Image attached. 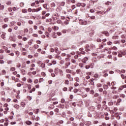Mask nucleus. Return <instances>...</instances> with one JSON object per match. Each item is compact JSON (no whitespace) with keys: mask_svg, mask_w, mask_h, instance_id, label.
<instances>
[{"mask_svg":"<svg viewBox=\"0 0 126 126\" xmlns=\"http://www.w3.org/2000/svg\"><path fill=\"white\" fill-rule=\"evenodd\" d=\"M27 87H28V89H29V90H31V85L30 84H26Z\"/></svg>","mask_w":126,"mask_h":126,"instance_id":"33","label":"nucleus"},{"mask_svg":"<svg viewBox=\"0 0 126 126\" xmlns=\"http://www.w3.org/2000/svg\"><path fill=\"white\" fill-rule=\"evenodd\" d=\"M29 31L28 30V29H27V28H25V29H24V33H28Z\"/></svg>","mask_w":126,"mask_h":126,"instance_id":"40","label":"nucleus"},{"mask_svg":"<svg viewBox=\"0 0 126 126\" xmlns=\"http://www.w3.org/2000/svg\"><path fill=\"white\" fill-rule=\"evenodd\" d=\"M104 48V43L102 42L101 44L99 45L98 49H103Z\"/></svg>","mask_w":126,"mask_h":126,"instance_id":"14","label":"nucleus"},{"mask_svg":"<svg viewBox=\"0 0 126 126\" xmlns=\"http://www.w3.org/2000/svg\"><path fill=\"white\" fill-rule=\"evenodd\" d=\"M119 95H115L113 96V99H118Z\"/></svg>","mask_w":126,"mask_h":126,"instance_id":"51","label":"nucleus"},{"mask_svg":"<svg viewBox=\"0 0 126 126\" xmlns=\"http://www.w3.org/2000/svg\"><path fill=\"white\" fill-rule=\"evenodd\" d=\"M96 86H97V87H102V84L98 83V84H96Z\"/></svg>","mask_w":126,"mask_h":126,"instance_id":"63","label":"nucleus"},{"mask_svg":"<svg viewBox=\"0 0 126 126\" xmlns=\"http://www.w3.org/2000/svg\"><path fill=\"white\" fill-rule=\"evenodd\" d=\"M113 42L112 41H108L107 42V45H108V46H111Z\"/></svg>","mask_w":126,"mask_h":126,"instance_id":"30","label":"nucleus"},{"mask_svg":"<svg viewBox=\"0 0 126 126\" xmlns=\"http://www.w3.org/2000/svg\"><path fill=\"white\" fill-rule=\"evenodd\" d=\"M71 74H72V75H73V76H74V75H75V74H76V72L73 71V70H72V71H71Z\"/></svg>","mask_w":126,"mask_h":126,"instance_id":"53","label":"nucleus"},{"mask_svg":"<svg viewBox=\"0 0 126 126\" xmlns=\"http://www.w3.org/2000/svg\"><path fill=\"white\" fill-rule=\"evenodd\" d=\"M6 74V71L4 69L1 70V73H0V75H4Z\"/></svg>","mask_w":126,"mask_h":126,"instance_id":"7","label":"nucleus"},{"mask_svg":"<svg viewBox=\"0 0 126 126\" xmlns=\"http://www.w3.org/2000/svg\"><path fill=\"white\" fill-rule=\"evenodd\" d=\"M103 88L104 89H108V88H109V87H108V85H103Z\"/></svg>","mask_w":126,"mask_h":126,"instance_id":"50","label":"nucleus"},{"mask_svg":"<svg viewBox=\"0 0 126 126\" xmlns=\"http://www.w3.org/2000/svg\"><path fill=\"white\" fill-rule=\"evenodd\" d=\"M71 71L72 70L69 69H66L65 70V72H66V73H71Z\"/></svg>","mask_w":126,"mask_h":126,"instance_id":"24","label":"nucleus"},{"mask_svg":"<svg viewBox=\"0 0 126 126\" xmlns=\"http://www.w3.org/2000/svg\"><path fill=\"white\" fill-rule=\"evenodd\" d=\"M33 43V40L32 39H31V40H30L28 42V44L30 45V46H31L32 45Z\"/></svg>","mask_w":126,"mask_h":126,"instance_id":"18","label":"nucleus"},{"mask_svg":"<svg viewBox=\"0 0 126 126\" xmlns=\"http://www.w3.org/2000/svg\"><path fill=\"white\" fill-rule=\"evenodd\" d=\"M103 106H104V107H105V109H107V105H106V101H103L102 102Z\"/></svg>","mask_w":126,"mask_h":126,"instance_id":"36","label":"nucleus"},{"mask_svg":"<svg viewBox=\"0 0 126 126\" xmlns=\"http://www.w3.org/2000/svg\"><path fill=\"white\" fill-rule=\"evenodd\" d=\"M59 71L60 75L62 76H63V72L62 70V69H59Z\"/></svg>","mask_w":126,"mask_h":126,"instance_id":"21","label":"nucleus"},{"mask_svg":"<svg viewBox=\"0 0 126 126\" xmlns=\"http://www.w3.org/2000/svg\"><path fill=\"white\" fill-rule=\"evenodd\" d=\"M79 24L81 25H87V21H84L83 20H80L79 21Z\"/></svg>","mask_w":126,"mask_h":126,"instance_id":"1","label":"nucleus"},{"mask_svg":"<svg viewBox=\"0 0 126 126\" xmlns=\"http://www.w3.org/2000/svg\"><path fill=\"white\" fill-rule=\"evenodd\" d=\"M55 59H57L58 60H62V57L57 55L56 56Z\"/></svg>","mask_w":126,"mask_h":126,"instance_id":"35","label":"nucleus"},{"mask_svg":"<svg viewBox=\"0 0 126 126\" xmlns=\"http://www.w3.org/2000/svg\"><path fill=\"white\" fill-rule=\"evenodd\" d=\"M8 32H9V33H11V32H12V29L11 28H9L7 30Z\"/></svg>","mask_w":126,"mask_h":126,"instance_id":"55","label":"nucleus"},{"mask_svg":"<svg viewBox=\"0 0 126 126\" xmlns=\"http://www.w3.org/2000/svg\"><path fill=\"white\" fill-rule=\"evenodd\" d=\"M119 38V36L118 35H115L112 37V39L113 40H116V39H118Z\"/></svg>","mask_w":126,"mask_h":126,"instance_id":"31","label":"nucleus"},{"mask_svg":"<svg viewBox=\"0 0 126 126\" xmlns=\"http://www.w3.org/2000/svg\"><path fill=\"white\" fill-rule=\"evenodd\" d=\"M94 77L95 78H98L99 77V74H95L94 76Z\"/></svg>","mask_w":126,"mask_h":126,"instance_id":"47","label":"nucleus"},{"mask_svg":"<svg viewBox=\"0 0 126 126\" xmlns=\"http://www.w3.org/2000/svg\"><path fill=\"white\" fill-rule=\"evenodd\" d=\"M97 1H98V0H95L94 1L90 0V3L91 5H93V4H94V2H97Z\"/></svg>","mask_w":126,"mask_h":126,"instance_id":"11","label":"nucleus"},{"mask_svg":"<svg viewBox=\"0 0 126 126\" xmlns=\"http://www.w3.org/2000/svg\"><path fill=\"white\" fill-rule=\"evenodd\" d=\"M66 77L69 79V81H73V78L71 77V75H70V74H67L66 75Z\"/></svg>","mask_w":126,"mask_h":126,"instance_id":"2","label":"nucleus"},{"mask_svg":"<svg viewBox=\"0 0 126 126\" xmlns=\"http://www.w3.org/2000/svg\"><path fill=\"white\" fill-rule=\"evenodd\" d=\"M54 108H55V106L54 105V104H51L49 106V109H50V110L54 109Z\"/></svg>","mask_w":126,"mask_h":126,"instance_id":"23","label":"nucleus"},{"mask_svg":"<svg viewBox=\"0 0 126 126\" xmlns=\"http://www.w3.org/2000/svg\"><path fill=\"white\" fill-rule=\"evenodd\" d=\"M7 24H5V25H3L2 26V28L3 29H5V28H6V27H7Z\"/></svg>","mask_w":126,"mask_h":126,"instance_id":"58","label":"nucleus"},{"mask_svg":"<svg viewBox=\"0 0 126 126\" xmlns=\"http://www.w3.org/2000/svg\"><path fill=\"white\" fill-rule=\"evenodd\" d=\"M87 61H88V58L87 57H85L83 59V63H86V62H87Z\"/></svg>","mask_w":126,"mask_h":126,"instance_id":"9","label":"nucleus"},{"mask_svg":"<svg viewBox=\"0 0 126 126\" xmlns=\"http://www.w3.org/2000/svg\"><path fill=\"white\" fill-rule=\"evenodd\" d=\"M20 6L21 7H23V6H24V3H23V2H21V3H20Z\"/></svg>","mask_w":126,"mask_h":126,"instance_id":"57","label":"nucleus"},{"mask_svg":"<svg viewBox=\"0 0 126 126\" xmlns=\"http://www.w3.org/2000/svg\"><path fill=\"white\" fill-rule=\"evenodd\" d=\"M53 16H56L57 18H56V19L59 18V14L56 13H54L53 14Z\"/></svg>","mask_w":126,"mask_h":126,"instance_id":"38","label":"nucleus"},{"mask_svg":"<svg viewBox=\"0 0 126 126\" xmlns=\"http://www.w3.org/2000/svg\"><path fill=\"white\" fill-rule=\"evenodd\" d=\"M21 73H22V74H23V75H25V73H26L25 70H24V69L21 70Z\"/></svg>","mask_w":126,"mask_h":126,"instance_id":"20","label":"nucleus"},{"mask_svg":"<svg viewBox=\"0 0 126 126\" xmlns=\"http://www.w3.org/2000/svg\"><path fill=\"white\" fill-rule=\"evenodd\" d=\"M8 11H9V12H11V11H12V8L11 7L8 8Z\"/></svg>","mask_w":126,"mask_h":126,"instance_id":"62","label":"nucleus"},{"mask_svg":"<svg viewBox=\"0 0 126 126\" xmlns=\"http://www.w3.org/2000/svg\"><path fill=\"white\" fill-rule=\"evenodd\" d=\"M43 81H44V79L41 78L39 79L38 82H39V83H41V82H43Z\"/></svg>","mask_w":126,"mask_h":126,"instance_id":"49","label":"nucleus"},{"mask_svg":"<svg viewBox=\"0 0 126 126\" xmlns=\"http://www.w3.org/2000/svg\"><path fill=\"white\" fill-rule=\"evenodd\" d=\"M15 67H12L10 68V71H15Z\"/></svg>","mask_w":126,"mask_h":126,"instance_id":"42","label":"nucleus"},{"mask_svg":"<svg viewBox=\"0 0 126 126\" xmlns=\"http://www.w3.org/2000/svg\"><path fill=\"white\" fill-rule=\"evenodd\" d=\"M92 74V72H88L86 73V76L85 77L86 79H90V75Z\"/></svg>","mask_w":126,"mask_h":126,"instance_id":"3","label":"nucleus"},{"mask_svg":"<svg viewBox=\"0 0 126 126\" xmlns=\"http://www.w3.org/2000/svg\"><path fill=\"white\" fill-rule=\"evenodd\" d=\"M26 124L28 126H31V125H32V122L31 121H27L26 122Z\"/></svg>","mask_w":126,"mask_h":126,"instance_id":"10","label":"nucleus"},{"mask_svg":"<svg viewBox=\"0 0 126 126\" xmlns=\"http://www.w3.org/2000/svg\"><path fill=\"white\" fill-rule=\"evenodd\" d=\"M26 64L29 65L30 64V63H31V61L28 60L26 61Z\"/></svg>","mask_w":126,"mask_h":126,"instance_id":"52","label":"nucleus"},{"mask_svg":"<svg viewBox=\"0 0 126 126\" xmlns=\"http://www.w3.org/2000/svg\"><path fill=\"white\" fill-rule=\"evenodd\" d=\"M64 84L66 85H68V84H69V81H68V80H65L64 81Z\"/></svg>","mask_w":126,"mask_h":126,"instance_id":"27","label":"nucleus"},{"mask_svg":"<svg viewBox=\"0 0 126 126\" xmlns=\"http://www.w3.org/2000/svg\"><path fill=\"white\" fill-rule=\"evenodd\" d=\"M90 66V68H93V66L94 65V63H91V64H90V65H89Z\"/></svg>","mask_w":126,"mask_h":126,"instance_id":"45","label":"nucleus"},{"mask_svg":"<svg viewBox=\"0 0 126 126\" xmlns=\"http://www.w3.org/2000/svg\"><path fill=\"white\" fill-rule=\"evenodd\" d=\"M38 82H39V80L37 79H35L33 81L34 84H36V83H38Z\"/></svg>","mask_w":126,"mask_h":126,"instance_id":"44","label":"nucleus"},{"mask_svg":"<svg viewBox=\"0 0 126 126\" xmlns=\"http://www.w3.org/2000/svg\"><path fill=\"white\" fill-rule=\"evenodd\" d=\"M6 4L7 5H11V1H7L6 2Z\"/></svg>","mask_w":126,"mask_h":126,"instance_id":"25","label":"nucleus"},{"mask_svg":"<svg viewBox=\"0 0 126 126\" xmlns=\"http://www.w3.org/2000/svg\"><path fill=\"white\" fill-rule=\"evenodd\" d=\"M75 81H76V82H79V81H80V80L79 79V78L76 77L74 78Z\"/></svg>","mask_w":126,"mask_h":126,"instance_id":"32","label":"nucleus"},{"mask_svg":"<svg viewBox=\"0 0 126 126\" xmlns=\"http://www.w3.org/2000/svg\"><path fill=\"white\" fill-rule=\"evenodd\" d=\"M40 10H42V7H41L35 9V12H38V11H40Z\"/></svg>","mask_w":126,"mask_h":126,"instance_id":"22","label":"nucleus"},{"mask_svg":"<svg viewBox=\"0 0 126 126\" xmlns=\"http://www.w3.org/2000/svg\"><path fill=\"white\" fill-rule=\"evenodd\" d=\"M65 68H67L69 65H70V62H68L65 63Z\"/></svg>","mask_w":126,"mask_h":126,"instance_id":"8","label":"nucleus"},{"mask_svg":"<svg viewBox=\"0 0 126 126\" xmlns=\"http://www.w3.org/2000/svg\"><path fill=\"white\" fill-rule=\"evenodd\" d=\"M28 23H29V24L32 25V24H33V21H32V20H29L28 21Z\"/></svg>","mask_w":126,"mask_h":126,"instance_id":"64","label":"nucleus"},{"mask_svg":"<svg viewBox=\"0 0 126 126\" xmlns=\"http://www.w3.org/2000/svg\"><path fill=\"white\" fill-rule=\"evenodd\" d=\"M33 48L34 49H38V48H39V46L38 45V44H34L33 45Z\"/></svg>","mask_w":126,"mask_h":126,"instance_id":"41","label":"nucleus"},{"mask_svg":"<svg viewBox=\"0 0 126 126\" xmlns=\"http://www.w3.org/2000/svg\"><path fill=\"white\" fill-rule=\"evenodd\" d=\"M121 76L122 79H126V76H125V75L121 74Z\"/></svg>","mask_w":126,"mask_h":126,"instance_id":"39","label":"nucleus"},{"mask_svg":"<svg viewBox=\"0 0 126 126\" xmlns=\"http://www.w3.org/2000/svg\"><path fill=\"white\" fill-rule=\"evenodd\" d=\"M55 50H56L55 52L56 53H57V54H60V51H59V48H56Z\"/></svg>","mask_w":126,"mask_h":126,"instance_id":"46","label":"nucleus"},{"mask_svg":"<svg viewBox=\"0 0 126 126\" xmlns=\"http://www.w3.org/2000/svg\"><path fill=\"white\" fill-rule=\"evenodd\" d=\"M76 72L77 74H80V73H81V70L80 69H77L76 70Z\"/></svg>","mask_w":126,"mask_h":126,"instance_id":"16","label":"nucleus"},{"mask_svg":"<svg viewBox=\"0 0 126 126\" xmlns=\"http://www.w3.org/2000/svg\"><path fill=\"white\" fill-rule=\"evenodd\" d=\"M65 102V100L64 98H62L61 100V103H64Z\"/></svg>","mask_w":126,"mask_h":126,"instance_id":"61","label":"nucleus"},{"mask_svg":"<svg viewBox=\"0 0 126 126\" xmlns=\"http://www.w3.org/2000/svg\"><path fill=\"white\" fill-rule=\"evenodd\" d=\"M28 59H33V56L31 55H29L28 56Z\"/></svg>","mask_w":126,"mask_h":126,"instance_id":"56","label":"nucleus"},{"mask_svg":"<svg viewBox=\"0 0 126 126\" xmlns=\"http://www.w3.org/2000/svg\"><path fill=\"white\" fill-rule=\"evenodd\" d=\"M3 108L5 111H8L9 110V108H8V104L7 103H5L3 105Z\"/></svg>","mask_w":126,"mask_h":126,"instance_id":"4","label":"nucleus"},{"mask_svg":"<svg viewBox=\"0 0 126 126\" xmlns=\"http://www.w3.org/2000/svg\"><path fill=\"white\" fill-rule=\"evenodd\" d=\"M27 81L29 83H32V82H33V81L32 80V79L29 78L27 80Z\"/></svg>","mask_w":126,"mask_h":126,"instance_id":"37","label":"nucleus"},{"mask_svg":"<svg viewBox=\"0 0 126 126\" xmlns=\"http://www.w3.org/2000/svg\"><path fill=\"white\" fill-rule=\"evenodd\" d=\"M102 34H104L106 37H109L110 36V33L107 31H104L102 32Z\"/></svg>","mask_w":126,"mask_h":126,"instance_id":"6","label":"nucleus"},{"mask_svg":"<svg viewBox=\"0 0 126 126\" xmlns=\"http://www.w3.org/2000/svg\"><path fill=\"white\" fill-rule=\"evenodd\" d=\"M51 7H55L56 6V4L54 2L51 3Z\"/></svg>","mask_w":126,"mask_h":126,"instance_id":"48","label":"nucleus"},{"mask_svg":"<svg viewBox=\"0 0 126 126\" xmlns=\"http://www.w3.org/2000/svg\"><path fill=\"white\" fill-rule=\"evenodd\" d=\"M54 30H59V27H58V26H54Z\"/></svg>","mask_w":126,"mask_h":126,"instance_id":"60","label":"nucleus"},{"mask_svg":"<svg viewBox=\"0 0 126 126\" xmlns=\"http://www.w3.org/2000/svg\"><path fill=\"white\" fill-rule=\"evenodd\" d=\"M19 51H16V52H15V54H16V55L17 56V57H19Z\"/></svg>","mask_w":126,"mask_h":126,"instance_id":"54","label":"nucleus"},{"mask_svg":"<svg viewBox=\"0 0 126 126\" xmlns=\"http://www.w3.org/2000/svg\"><path fill=\"white\" fill-rule=\"evenodd\" d=\"M45 34L47 36V38H49V36H50V33L49 32H46Z\"/></svg>","mask_w":126,"mask_h":126,"instance_id":"43","label":"nucleus"},{"mask_svg":"<svg viewBox=\"0 0 126 126\" xmlns=\"http://www.w3.org/2000/svg\"><path fill=\"white\" fill-rule=\"evenodd\" d=\"M59 108H61L62 109H63L64 108V104H60L58 106Z\"/></svg>","mask_w":126,"mask_h":126,"instance_id":"15","label":"nucleus"},{"mask_svg":"<svg viewBox=\"0 0 126 126\" xmlns=\"http://www.w3.org/2000/svg\"><path fill=\"white\" fill-rule=\"evenodd\" d=\"M89 85H93V86L92 87V89H93L94 88V82L92 81V82H90V83H89Z\"/></svg>","mask_w":126,"mask_h":126,"instance_id":"17","label":"nucleus"},{"mask_svg":"<svg viewBox=\"0 0 126 126\" xmlns=\"http://www.w3.org/2000/svg\"><path fill=\"white\" fill-rule=\"evenodd\" d=\"M111 50H113L114 51H118V48H117V47H116V46H113V47H111L110 49V51H111Z\"/></svg>","mask_w":126,"mask_h":126,"instance_id":"13","label":"nucleus"},{"mask_svg":"<svg viewBox=\"0 0 126 126\" xmlns=\"http://www.w3.org/2000/svg\"><path fill=\"white\" fill-rule=\"evenodd\" d=\"M6 35V33L3 32L1 35L0 37L2 39H4L5 38V35Z\"/></svg>","mask_w":126,"mask_h":126,"instance_id":"12","label":"nucleus"},{"mask_svg":"<svg viewBox=\"0 0 126 126\" xmlns=\"http://www.w3.org/2000/svg\"><path fill=\"white\" fill-rule=\"evenodd\" d=\"M40 66L42 68H44V67H45V66H46V64H45V63H41Z\"/></svg>","mask_w":126,"mask_h":126,"instance_id":"29","label":"nucleus"},{"mask_svg":"<svg viewBox=\"0 0 126 126\" xmlns=\"http://www.w3.org/2000/svg\"><path fill=\"white\" fill-rule=\"evenodd\" d=\"M64 4H65V2H61V3H60V5H61V6H64Z\"/></svg>","mask_w":126,"mask_h":126,"instance_id":"34","label":"nucleus"},{"mask_svg":"<svg viewBox=\"0 0 126 126\" xmlns=\"http://www.w3.org/2000/svg\"><path fill=\"white\" fill-rule=\"evenodd\" d=\"M25 102H21V106H22V107H23L24 108L25 107Z\"/></svg>","mask_w":126,"mask_h":126,"instance_id":"26","label":"nucleus"},{"mask_svg":"<svg viewBox=\"0 0 126 126\" xmlns=\"http://www.w3.org/2000/svg\"><path fill=\"white\" fill-rule=\"evenodd\" d=\"M22 12H23V13H27V9H23L22 10Z\"/></svg>","mask_w":126,"mask_h":126,"instance_id":"28","label":"nucleus"},{"mask_svg":"<svg viewBox=\"0 0 126 126\" xmlns=\"http://www.w3.org/2000/svg\"><path fill=\"white\" fill-rule=\"evenodd\" d=\"M35 90H36V89L35 88H33L32 90L29 91V93H32V92H35Z\"/></svg>","mask_w":126,"mask_h":126,"instance_id":"19","label":"nucleus"},{"mask_svg":"<svg viewBox=\"0 0 126 126\" xmlns=\"http://www.w3.org/2000/svg\"><path fill=\"white\" fill-rule=\"evenodd\" d=\"M57 23H58V24H61V23H62V20H58L57 21Z\"/></svg>","mask_w":126,"mask_h":126,"instance_id":"59","label":"nucleus"},{"mask_svg":"<svg viewBox=\"0 0 126 126\" xmlns=\"http://www.w3.org/2000/svg\"><path fill=\"white\" fill-rule=\"evenodd\" d=\"M35 66H36V65L34 63H32L31 64V68H30V70L32 71V70H34V69H35V68H34V67H35Z\"/></svg>","mask_w":126,"mask_h":126,"instance_id":"5","label":"nucleus"}]
</instances>
